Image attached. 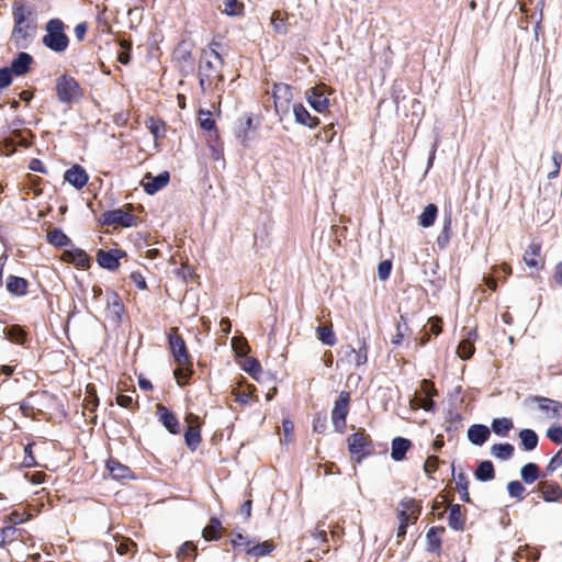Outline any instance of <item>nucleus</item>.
Listing matches in <instances>:
<instances>
[{
  "mask_svg": "<svg viewBox=\"0 0 562 562\" xmlns=\"http://www.w3.org/2000/svg\"><path fill=\"white\" fill-rule=\"evenodd\" d=\"M293 114L297 124L314 128L319 124V119L312 116L302 103L293 104Z\"/></svg>",
  "mask_w": 562,
  "mask_h": 562,
  "instance_id": "17",
  "label": "nucleus"
},
{
  "mask_svg": "<svg viewBox=\"0 0 562 562\" xmlns=\"http://www.w3.org/2000/svg\"><path fill=\"white\" fill-rule=\"evenodd\" d=\"M350 409V393L341 391L334 403L331 424L335 431L342 434L347 426V416Z\"/></svg>",
  "mask_w": 562,
  "mask_h": 562,
  "instance_id": "6",
  "label": "nucleus"
},
{
  "mask_svg": "<svg viewBox=\"0 0 562 562\" xmlns=\"http://www.w3.org/2000/svg\"><path fill=\"white\" fill-rule=\"evenodd\" d=\"M243 369L256 380H258V374L262 371L260 362L252 357L246 358Z\"/></svg>",
  "mask_w": 562,
  "mask_h": 562,
  "instance_id": "45",
  "label": "nucleus"
},
{
  "mask_svg": "<svg viewBox=\"0 0 562 562\" xmlns=\"http://www.w3.org/2000/svg\"><path fill=\"white\" fill-rule=\"evenodd\" d=\"M136 548L137 546L133 540L123 539L120 543H117L116 552L121 555L134 554L137 550Z\"/></svg>",
  "mask_w": 562,
  "mask_h": 562,
  "instance_id": "49",
  "label": "nucleus"
},
{
  "mask_svg": "<svg viewBox=\"0 0 562 562\" xmlns=\"http://www.w3.org/2000/svg\"><path fill=\"white\" fill-rule=\"evenodd\" d=\"M33 61L34 59L31 54L20 52L11 61L9 69L15 76H24L30 71Z\"/></svg>",
  "mask_w": 562,
  "mask_h": 562,
  "instance_id": "15",
  "label": "nucleus"
},
{
  "mask_svg": "<svg viewBox=\"0 0 562 562\" xmlns=\"http://www.w3.org/2000/svg\"><path fill=\"white\" fill-rule=\"evenodd\" d=\"M198 420L199 417L192 413L188 414L186 417L189 427L184 432V442L191 451H194L201 442L200 425Z\"/></svg>",
  "mask_w": 562,
  "mask_h": 562,
  "instance_id": "11",
  "label": "nucleus"
},
{
  "mask_svg": "<svg viewBox=\"0 0 562 562\" xmlns=\"http://www.w3.org/2000/svg\"><path fill=\"white\" fill-rule=\"evenodd\" d=\"M26 519L27 518L24 516V513H19L15 510L5 516L3 522L16 526L23 524Z\"/></svg>",
  "mask_w": 562,
  "mask_h": 562,
  "instance_id": "56",
  "label": "nucleus"
},
{
  "mask_svg": "<svg viewBox=\"0 0 562 562\" xmlns=\"http://www.w3.org/2000/svg\"><path fill=\"white\" fill-rule=\"evenodd\" d=\"M254 120L251 116L247 115L244 119H240L235 126V136L241 142L244 146H248L249 136L248 133L252 128Z\"/></svg>",
  "mask_w": 562,
  "mask_h": 562,
  "instance_id": "26",
  "label": "nucleus"
},
{
  "mask_svg": "<svg viewBox=\"0 0 562 562\" xmlns=\"http://www.w3.org/2000/svg\"><path fill=\"white\" fill-rule=\"evenodd\" d=\"M169 181L170 173L168 171H162L157 176H153L151 173L148 172L145 175L142 181V186L147 194L153 195L160 191L162 188H165L169 183Z\"/></svg>",
  "mask_w": 562,
  "mask_h": 562,
  "instance_id": "12",
  "label": "nucleus"
},
{
  "mask_svg": "<svg viewBox=\"0 0 562 562\" xmlns=\"http://www.w3.org/2000/svg\"><path fill=\"white\" fill-rule=\"evenodd\" d=\"M168 344L178 366H187L190 363L191 357L188 352L186 341L180 335L173 331L170 333L168 335Z\"/></svg>",
  "mask_w": 562,
  "mask_h": 562,
  "instance_id": "9",
  "label": "nucleus"
},
{
  "mask_svg": "<svg viewBox=\"0 0 562 562\" xmlns=\"http://www.w3.org/2000/svg\"><path fill=\"white\" fill-rule=\"evenodd\" d=\"M401 510H407V513L416 520L420 513V505L414 498H404L400 502Z\"/></svg>",
  "mask_w": 562,
  "mask_h": 562,
  "instance_id": "43",
  "label": "nucleus"
},
{
  "mask_svg": "<svg viewBox=\"0 0 562 562\" xmlns=\"http://www.w3.org/2000/svg\"><path fill=\"white\" fill-rule=\"evenodd\" d=\"M318 339L326 346H334L336 344V336L331 326H318L316 328Z\"/></svg>",
  "mask_w": 562,
  "mask_h": 562,
  "instance_id": "41",
  "label": "nucleus"
},
{
  "mask_svg": "<svg viewBox=\"0 0 562 562\" xmlns=\"http://www.w3.org/2000/svg\"><path fill=\"white\" fill-rule=\"evenodd\" d=\"M474 352V346L471 339H462L458 346V355L461 359H469Z\"/></svg>",
  "mask_w": 562,
  "mask_h": 562,
  "instance_id": "48",
  "label": "nucleus"
},
{
  "mask_svg": "<svg viewBox=\"0 0 562 562\" xmlns=\"http://www.w3.org/2000/svg\"><path fill=\"white\" fill-rule=\"evenodd\" d=\"M126 257V252L119 248L109 250L99 249L97 252L98 265L109 271H114L120 267V259Z\"/></svg>",
  "mask_w": 562,
  "mask_h": 562,
  "instance_id": "10",
  "label": "nucleus"
},
{
  "mask_svg": "<svg viewBox=\"0 0 562 562\" xmlns=\"http://www.w3.org/2000/svg\"><path fill=\"white\" fill-rule=\"evenodd\" d=\"M1 530H2V535L4 536L3 538H4L5 544L11 543L16 539L18 529L15 528V526L10 525V524H4V526L1 528Z\"/></svg>",
  "mask_w": 562,
  "mask_h": 562,
  "instance_id": "53",
  "label": "nucleus"
},
{
  "mask_svg": "<svg viewBox=\"0 0 562 562\" xmlns=\"http://www.w3.org/2000/svg\"><path fill=\"white\" fill-rule=\"evenodd\" d=\"M65 260L76 265L79 268L87 269L90 267V258L87 252L80 248L67 249L64 254Z\"/></svg>",
  "mask_w": 562,
  "mask_h": 562,
  "instance_id": "18",
  "label": "nucleus"
},
{
  "mask_svg": "<svg viewBox=\"0 0 562 562\" xmlns=\"http://www.w3.org/2000/svg\"><path fill=\"white\" fill-rule=\"evenodd\" d=\"M392 270V262L390 260H383L378 266V276L380 280L384 281L389 279Z\"/></svg>",
  "mask_w": 562,
  "mask_h": 562,
  "instance_id": "55",
  "label": "nucleus"
},
{
  "mask_svg": "<svg viewBox=\"0 0 562 562\" xmlns=\"http://www.w3.org/2000/svg\"><path fill=\"white\" fill-rule=\"evenodd\" d=\"M520 476L526 484L536 482L540 477L539 465L533 462L526 463L520 469Z\"/></svg>",
  "mask_w": 562,
  "mask_h": 562,
  "instance_id": "39",
  "label": "nucleus"
},
{
  "mask_svg": "<svg viewBox=\"0 0 562 562\" xmlns=\"http://www.w3.org/2000/svg\"><path fill=\"white\" fill-rule=\"evenodd\" d=\"M327 418L325 414H317L313 420V430L323 434L326 429Z\"/></svg>",
  "mask_w": 562,
  "mask_h": 562,
  "instance_id": "59",
  "label": "nucleus"
},
{
  "mask_svg": "<svg viewBox=\"0 0 562 562\" xmlns=\"http://www.w3.org/2000/svg\"><path fill=\"white\" fill-rule=\"evenodd\" d=\"M27 15L31 12L23 4L13 8L14 26L11 36L16 48H27L36 35L37 25L35 21H29Z\"/></svg>",
  "mask_w": 562,
  "mask_h": 562,
  "instance_id": "2",
  "label": "nucleus"
},
{
  "mask_svg": "<svg viewBox=\"0 0 562 562\" xmlns=\"http://www.w3.org/2000/svg\"><path fill=\"white\" fill-rule=\"evenodd\" d=\"M306 98L310 105L316 112H324L329 104V100L324 95L323 92L318 91L316 88H311L306 91Z\"/></svg>",
  "mask_w": 562,
  "mask_h": 562,
  "instance_id": "20",
  "label": "nucleus"
},
{
  "mask_svg": "<svg viewBox=\"0 0 562 562\" xmlns=\"http://www.w3.org/2000/svg\"><path fill=\"white\" fill-rule=\"evenodd\" d=\"M518 438L520 439L522 449L526 451H532L538 446L539 438H538L537 432L532 429H529V428L521 429L518 432Z\"/></svg>",
  "mask_w": 562,
  "mask_h": 562,
  "instance_id": "30",
  "label": "nucleus"
},
{
  "mask_svg": "<svg viewBox=\"0 0 562 562\" xmlns=\"http://www.w3.org/2000/svg\"><path fill=\"white\" fill-rule=\"evenodd\" d=\"M130 279L136 285L137 289H139V290L147 289L146 280L140 272H138V271L132 272L130 276Z\"/></svg>",
  "mask_w": 562,
  "mask_h": 562,
  "instance_id": "63",
  "label": "nucleus"
},
{
  "mask_svg": "<svg viewBox=\"0 0 562 562\" xmlns=\"http://www.w3.org/2000/svg\"><path fill=\"white\" fill-rule=\"evenodd\" d=\"M124 312V305L119 300L117 295L114 296V301L112 303L111 313L114 321L120 322L122 314Z\"/></svg>",
  "mask_w": 562,
  "mask_h": 562,
  "instance_id": "61",
  "label": "nucleus"
},
{
  "mask_svg": "<svg viewBox=\"0 0 562 562\" xmlns=\"http://www.w3.org/2000/svg\"><path fill=\"white\" fill-rule=\"evenodd\" d=\"M106 469L109 470L113 479H125L131 474L128 467L120 463L117 460L110 459L106 462Z\"/></svg>",
  "mask_w": 562,
  "mask_h": 562,
  "instance_id": "37",
  "label": "nucleus"
},
{
  "mask_svg": "<svg viewBox=\"0 0 562 562\" xmlns=\"http://www.w3.org/2000/svg\"><path fill=\"white\" fill-rule=\"evenodd\" d=\"M440 460L437 456H429L424 463V471L427 474H431L437 471Z\"/></svg>",
  "mask_w": 562,
  "mask_h": 562,
  "instance_id": "58",
  "label": "nucleus"
},
{
  "mask_svg": "<svg viewBox=\"0 0 562 562\" xmlns=\"http://www.w3.org/2000/svg\"><path fill=\"white\" fill-rule=\"evenodd\" d=\"M412 442L409 439L404 437H396L392 440L391 447V458L394 461H402L408 449L411 448Z\"/></svg>",
  "mask_w": 562,
  "mask_h": 562,
  "instance_id": "21",
  "label": "nucleus"
},
{
  "mask_svg": "<svg viewBox=\"0 0 562 562\" xmlns=\"http://www.w3.org/2000/svg\"><path fill=\"white\" fill-rule=\"evenodd\" d=\"M99 222L106 226L121 225L122 227H132L136 224V217L123 209H114L104 212Z\"/></svg>",
  "mask_w": 562,
  "mask_h": 562,
  "instance_id": "7",
  "label": "nucleus"
},
{
  "mask_svg": "<svg viewBox=\"0 0 562 562\" xmlns=\"http://www.w3.org/2000/svg\"><path fill=\"white\" fill-rule=\"evenodd\" d=\"M29 282L26 279L16 276H9L7 280V290L16 296H23L27 293Z\"/></svg>",
  "mask_w": 562,
  "mask_h": 562,
  "instance_id": "24",
  "label": "nucleus"
},
{
  "mask_svg": "<svg viewBox=\"0 0 562 562\" xmlns=\"http://www.w3.org/2000/svg\"><path fill=\"white\" fill-rule=\"evenodd\" d=\"M514 428V423L512 418L508 417H498L494 418L491 423V431H493L498 437H507L509 431Z\"/></svg>",
  "mask_w": 562,
  "mask_h": 562,
  "instance_id": "27",
  "label": "nucleus"
},
{
  "mask_svg": "<svg viewBox=\"0 0 562 562\" xmlns=\"http://www.w3.org/2000/svg\"><path fill=\"white\" fill-rule=\"evenodd\" d=\"M538 490L542 493L544 502H558L562 497V488L557 483L541 482Z\"/></svg>",
  "mask_w": 562,
  "mask_h": 562,
  "instance_id": "23",
  "label": "nucleus"
},
{
  "mask_svg": "<svg viewBox=\"0 0 562 562\" xmlns=\"http://www.w3.org/2000/svg\"><path fill=\"white\" fill-rule=\"evenodd\" d=\"M173 56L179 63H190L192 59L191 50L186 48L183 45H179L176 48Z\"/></svg>",
  "mask_w": 562,
  "mask_h": 562,
  "instance_id": "51",
  "label": "nucleus"
},
{
  "mask_svg": "<svg viewBox=\"0 0 562 562\" xmlns=\"http://www.w3.org/2000/svg\"><path fill=\"white\" fill-rule=\"evenodd\" d=\"M347 443L351 458L358 463H361L364 458L373 453V441L363 429L351 434L347 439Z\"/></svg>",
  "mask_w": 562,
  "mask_h": 562,
  "instance_id": "4",
  "label": "nucleus"
},
{
  "mask_svg": "<svg viewBox=\"0 0 562 562\" xmlns=\"http://www.w3.org/2000/svg\"><path fill=\"white\" fill-rule=\"evenodd\" d=\"M445 532L443 527H431L426 533L427 548L428 552L440 553L441 549V535Z\"/></svg>",
  "mask_w": 562,
  "mask_h": 562,
  "instance_id": "19",
  "label": "nucleus"
},
{
  "mask_svg": "<svg viewBox=\"0 0 562 562\" xmlns=\"http://www.w3.org/2000/svg\"><path fill=\"white\" fill-rule=\"evenodd\" d=\"M159 422L173 435L180 432V424L177 416L162 404L157 405Z\"/></svg>",
  "mask_w": 562,
  "mask_h": 562,
  "instance_id": "14",
  "label": "nucleus"
},
{
  "mask_svg": "<svg viewBox=\"0 0 562 562\" xmlns=\"http://www.w3.org/2000/svg\"><path fill=\"white\" fill-rule=\"evenodd\" d=\"M468 439L474 446H483L491 436V429L483 424H473L469 427Z\"/></svg>",
  "mask_w": 562,
  "mask_h": 562,
  "instance_id": "16",
  "label": "nucleus"
},
{
  "mask_svg": "<svg viewBox=\"0 0 562 562\" xmlns=\"http://www.w3.org/2000/svg\"><path fill=\"white\" fill-rule=\"evenodd\" d=\"M359 347L358 349L349 346L347 347V355H353L355 356V363L357 367L364 364L368 361V345L366 341V338H358Z\"/></svg>",
  "mask_w": 562,
  "mask_h": 562,
  "instance_id": "28",
  "label": "nucleus"
},
{
  "mask_svg": "<svg viewBox=\"0 0 562 562\" xmlns=\"http://www.w3.org/2000/svg\"><path fill=\"white\" fill-rule=\"evenodd\" d=\"M547 437L554 443H562V426H552L547 430Z\"/></svg>",
  "mask_w": 562,
  "mask_h": 562,
  "instance_id": "52",
  "label": "nucleus"
},
{
  "mask_svg": "<svg viewBox=\"0 0 562 562\" xmlns=\"http://www.w3.org/2000/svg\"><path fill=\"white\" fill-rule=\"evenodd\" d=\"M515 448L512 443H495L491 447V454L498 460H508L513 457Z\"/></svg>",
  "mask_w": 562,
  "mask_h": 562,
  "instance_id": "36",
  "label": "nucleus"
},
{
  "mask_svg": "<svg viewBox=\"0 0 562 562\" xmlns=\"http://www.w3.org/2000/svg\"><path fill=\"white\" fill-rule=\"evenodd\" d=\"M193 374L192 369V360L187 366H178V369L175 370V376L180 385L188 383L189 379Z\"/></svg>",
  "mask_w": 562,
  "mask_h": 562,
  "instance_id": "44",
  "label": "nucleus"
},
{
  "mask_svg": "<svg viewBox=\"0 0 562 562\" xmlns=\"http://www.w3.org/2000/svg\"><path fill=\"white\" fill-rule=\"evenodd\" d=\"M222 522L217 517H212L207 526L202 530V536L206 541L220 539Z\"/></svg>",
  "mask_w": 562,
  "mask_h": 562,
  "instance_id": "34",
  "label": "nucleus"
},
{
  "mask_svg": "<svg viewBox=\"0 0 562 562\" xmlns=\"http://www.w3.org/2000/svg\"><path fill=\"white\" fill-rule=\"evenodd\" d=\"M474 476L480 482H488L495 477L494 464L490 460L481 461L474 471Z\"/></svg>",
  "mask_w": 562,
  "mask_h": 562,
  "instance_id": "29",
  "label": "nucleus"
},
{
  "mask_svg": "<svg viewBox=\"0 0 562 562\" xmlns=\"http://www.w3.org/2000/svg\"><path fill=\"white\" fill-rule=\"evenodd\" d=\"M47 241L56 247L72 246L71 239L60 229L54 228L47 234Z\"/></svg>",
  "mask_w": 562,
  "mask_h": 562,
  "instance_id": "32",
  "label": "nucleus"
},
{
  "mask_svg": "<svg viewBox=\"0 0 562 562\" xmlns=\"http://www.w3.org/2000/svg\"><path fill=\"white\" fill-rule=\"evenodd\" d=\"M195 550L196 548L191 541H186L179 547L177 551V558L182 560L186 557H189L192 552H195Z\"/></svg>",
  "mask_w": 562,
  "mask_h": 562,
  "instance_id": "54",
  "label": "nucleus"
},
{
  "mask_svg": "<svg viewBox=\"0 0 562 562\" xmlns=\"http://www.w3.org/2000/svg\"><path fill=\"white\" fill-rule=\"evenodd\" d=\"M456 481H457V490L460 493L461 501H463L464 503H471V497H470V494L468 491L469 480H468L467 474L464 472H459L456 475Z\"/></svg>",
  "mask_w": 562,
  "mask_h": 562,
  "instance_id": "40",
  "label": "nucleus"
},
{
  "mask_svg": "<svg viewBox=\"0 0 562 562\" xmlns=\"http://www.w3.org/2000/svg\"><path fill=\"white\" fill-rule=\"evenodd\" d=\"M271 25L273 30L279 34H286L288 27L284 23L281 12L274 11L271 15Z\"/></svg>",
  "mask_w": 562,
  "mask_h": 562,
  "instance_id": "47",
  "label": "nucleus"
},
{
  "mask_svg": "<svg viewBox=\"0 0 562 562\" xmlns=\"http://www.w3.org/2000/svg\"><path fill=\"white\" fill-rule=\"evenodd\" d=\"M541 245L540 243L532 241L529 247L525 250L524 261L528 267L541 269L543 263H540L537 258L540 256Z\"/></svg>",
  "mask_w": 562,
  "mask_h": 562,
  "instance_id": "25",
  "label": "nucleus"
},
{
  "mask_svg": "<svg viewBox=\"0 0 562 562\" xmlns=\"http://www.w3.org/2000/svg\"><path fill=\"white\" fill-rule=\"evenodd\" d=\"M448 525L456 531H462L465 525V517L462 514L461 505L452 504L449 507Z\"/></svg>",
  "mask_w": 562,
  "mask_h": 562,
  "instance_id": "22",
  "label": "nucleus"
},
{
  "mask_svg": "<svg viewBox=\"0 0 562 562\" xmlns=\"http://www.w3.org/2000/svg\"><path fill=\"white\" fill-rule=\"evenodd\" d=\"M507 492L510 497L522 499L525 487L519 481H512L507 484Z\"/></svg>",
  "mask_w": 562,
  "mask_h": 562,
  "instance_id": "50",
  "label": "nucleus"
},
{
  "mask_svg": "<svg viewBox=\"0 0 562 562\" xmlns=\"http://www.w3.org/2000/svg\"><path fill=\"white\" fill-rule=\"evenodd\" d=\"M437 214H438L437 205L434 203H429L424 209L422 214L418 216V224L425 228L430 227L435 223Z\"/></svg>",
  "mask_w": 562,
  "mask_h": 562,
  "instance_id": "35",
  "label": "nucleus"
},
{
  "mask_svg": "<svg viewBox=\"0 0 562 562\" xmlns=\"http://www.w3.org/2000/svg\"><path fill=\"white\" fill-rule=\"evenodd\" d=\"M560 465H562V457H561V451H559L555 456H553L548 465H547V471L549 473H552L554 472Z\"/></svg>",
  "mask_w": 562,
  "mask_h": 562,
  "instance_id": "64",
  "label": "nucleus"
},
{
  "mask_svg": "<svg viewBox=\"0 0 562 562\" xmlns=\"http://www.w3.org/2000/svg\"><path fill=\"white\" fill-rule=\"evenodd\" d=\"M116 403H117V405H120L121 407H124V408L134 409V407H135L133 396H131V395H124V394L117 395Z\"/></svg>",
  "mask_w": 562,
  "mask_h": 562,
  "instance_id": "62",
  "label": "nucleus"
},
{
  "mask_svg": "<svg viewBox=\"0 0 562 562\" xmlns=\"http://www.w3.org/2000/svg\"><path fill=\"white\" fill-rule=\"evenodd\" d=\"M32 448H33V443H27L24 448L25 456H24L22 464L25 468H33L37 464L35 457L33 456Z\"/></svg>",
  "mask_w": 562,
  "mask_h": 562,
  "instance_id": "57",
  "label": "nucleus"
},
{
  "mask_svg": "<svg viewBox=\"0 0 562 562\" xmlns=\"http://www.w3.org/2000/svg\"><path fill=\"white\" fill-rule=\"evenodd\" d=\"M56 93L59 102L71 104L82 97V89L74 77L61 75L56 81Z\"/></svg>",
  "mask_w": 562,
  "mask_h": 562,
  "instance_id": "5",
  "label": "nucleus"
},
{
  "mask_svg": "<svg viewBox=\"0 0 562 562\" xmlns=\"http://www.w3.org/2000/svg\"><path fill=\"white\" fill-rule=\"evenodd\" d=\"M561 165H562V153L559 150H554L551 156V162H550L549 171L547 175L548 179L552 180L559 176Z\"/></svg>",
  "mask_w": 562,
  "mask_h": 562,
  "instance_id": "42",
  "label": "nucleus"
},
{
  "mask_svg": "<svg viewBox=\"0 0 562 562\" xmlns=\"http://www.w3.org/2000/svg\"><path fill=\"white\" fill-rule=\"evenodd\" d=\"M12 71L9 67L0 68V89L9 87L12 82Z\"/></svg>",
  "mask_w": 562,
  "mask_h": 562,
  "instance_id": "60",
  "label": "nucleus"
},
{
  "mask_svg": "<svg viewBox=\"0 0 562 562\" xmlns=\"http://www.w3.org/2000/svg\"><path fill=\"white\" fill-rule=\"evenodd\" d=\"M272 97L277 113L280 115L286 114L290 109V102L293 98L291 87L286 83H276Z\"/></svg>",
  "mask_w": 562,
  "mask_h": 562,
  "instance_id": "8",
  "label": "nucleus"
},
{
  "mask_svg": "<svg viewBox=\"0 0 562 562\" xmlns=\"http://www.w3.org/2000/svg\"><path fill=\"white\" fill-rule=\"evenodd\" d=\"M4 337L13 344L24 345L26 333L20 325H11L2 329Z\"/></svg>",
  "mask_w": 562,
  "mask_h": 562,
  "instance_id": "31",
  "label": "nucleus"
},
{
  "mask_svg": "<svg viewBox=\"0 0 562 562\" xmlns=\"http://www.w3.org/2000/svg\"><path fill=\"white\" fill-rule=\"evenodd\" d=\"M273 550V542L267 540L255 546H249L248 548H246V553L258 559L270 554Z\"/></svg>",
  "mask_w": 562,
  "mask_h": 562,
  "instance_id": "33",
  "label": "nucleus"
},
{
  "mask_svg": "<svg viewBox=\"0 0 562 562\" xmlns=\"http://www.w3.org/2000/svg\"><path fill=\"white\" fill-rule=\"evenodd\" d=\"M69 42L63 20L53 18L46 22L45 35L42 37V43L46 48L56 54H61L67 50Z\"/></svg>",
  "mask_w": 562,
  "mask_h": 562,
  "instance_id": "3",
  "label": "nucleus"
},
{
  "mask_svg": "<svg viewBox=\"0 0 562 562\" xmlns=\"http://www.w3.org/2000/svg\"><path fill=\"white\" fill-rule=\"evenodd\" d=\"M220 44L212 42L209 49H203L199 63V86L202 92L211 88L214 80L223 81L222 68L224 60L216 47Z\"/></svg>",
  "mask_w": 562,
  "mask_h": 562,
  "instance_id": "1",
  "label": "nucleus"
},
{
  "mask_svg": "<svg viewBox=\"0 0 562 562\" xmlns=\"http://www.w3.org/2000/svg\"><path fill=\"white\" fill-rule=\"evenodd\" d=\"M64 180L79 190L87 184L89 176L80 165H74L65 171Z\"/></svg>",
  "mask_w": 562,
  "mask_h": 562,
  "instance_id": "13",
  "label": "nucleus"
},
{
  "mask_svg": "<svg viewBox=\"0 0 562 562\" xmlns=\"http://www.w3.org/2000/svg\"><path fill=\"white\" fill-rule=\"evenodd\" d=\"M451 214H445L443 224L440 234L437 237V245L439 248L443 249L448 246L451 237Z\"/></svg>",
  "mask_w": 562,
  "mask_h": 562,
  "instance_id": "38",
  "label": "nucleus"
},
{
  "mask_svg": "<svg viewBox=\"0 0 562 562\" xmlns=\"http://www.w3.org/2000/svg\"><path fill=\"white\" fill-rule=\"evenodd\" d=\"M244 9L243 3L237 0H225L223 12L228 16H238L241 14Z\"/></svg>",
  "mask_w": 562,
  "mask_h": 562,
  "instance_id": "46",
  "label": "nucleus"
}]
</instances>
